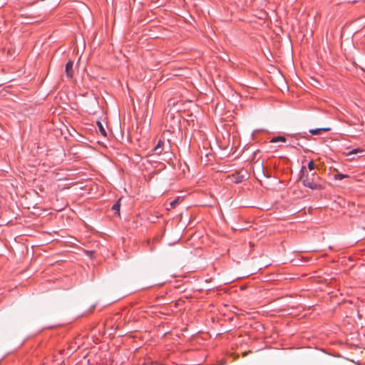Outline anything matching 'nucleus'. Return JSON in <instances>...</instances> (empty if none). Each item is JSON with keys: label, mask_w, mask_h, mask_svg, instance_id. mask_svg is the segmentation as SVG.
I'll use <instances>...</instances> for the list:
<instances>
[{"label": "nucleus", "mask_w": 365, "mask_h": 365, "mask_svg": "<svg viewBox=\"0 0 365 365\" xmlns=\"http://www.w3.org/2000/svg\"><path fill=\"white\" fill-rule=\"evenodd\" d=\"M301 180H302V182L303 183V185L307 187H309L312 190H319L321 189V185L314 182L313 180H312L309 177V173L307 170V168L305 166H302V169H301Z\"/></svg>", "instance_id": "1"}, {"label": "nucleus", "mask_w": 365, "mask_h": 365, "mask_svg": "<svg viewBox=\"0 0 365 365\" xmlns=\"http://www.w3.org/2000/svg\"><path fill=\"white\" fill-rule=\"evenodd\" d=\"M73 63L72 61H69L66 64L65 72L68 78H71L73 76Z\"/></svg>", "instance_id": "2"}, {"label": "nucleus", "mask_w": 365, "mask_h": 365, "mask_svg": "<svg viewBox=\"0 0 365 365\" xmlns=\"http://www.w3.org/2000/svg\"><path fill=\"white\" fill-rule=\"evenodd\" d=\"M331 128H316V129H311L309 130V133L312 135H319L321 134L322 131H329Z\"/></svg>", "instance_id": "3"}, {"label": "nucleus", "mask_w": 365, "mask_h": 365, "mask_svg": "<svg viewBox=\"0 0 365 365\" xmlns=\"http://www.w3.org/2000/svg\"><path fill=\"white\" fill-rule=\"evenodd\" d=\"M120 200H118L117 202H115V203L112 207V210L114 211V213L118 215H120Z\"/></svg>", "instance_id": "4"}, {"label": "nucleus", "mask_w": 365, "mask_h": 365, "mask_svg": "<svg viewBox=\"0 0 365 365\" xmlns=\"http://www.w3.org/2000/svg\"><path fill=\"white\" fill-rule=\"evenodd\" d=\"M96 123H97L99 132L101 133L102 135L106 137L107 135V133H106V130L104 128L103 124L100 121H97Z\"/></svg>", "instance_id": "5"}, {"label": "nucleus", "mask_w": 365, "mask_h": 365, "mask_svg": "<svg viewBox=\"0 0 365 365\" xmlns=\"http://www.w3.org/2000/svg\"><path fill=\"white\" fill-rule=\"evenodd\" d=\"M364 152V150L361 148H354L350 151H349L347 153H346V155L347 156H349V155H354V154H358V153H361Z\"/></svg>", "instance_id": "6"}, {"label": "nucleus", "mask_w": 365, "mask_h": 365, "mask_svg": "<svg viewBox=\"0 0 365 365\" xmlns=\"http://www.w3.org/2000/svg\"><path fill=\"white\" fill-rule=\"evenodd\" d=\"M286 138L283 136H277L274 137L271 140L272 143H277V142H285Z\"/></svg>", "instance_id": "7"}, {"label": "nucleus", "mask_w": 365, "mask_h": 365, "mask_svg": "<svg viewBox=\"0 0 365 365\" xmlns=\"http://www.w3.org/2000/svg\"><path fill=\"white\" fill-rule=\"evenodd\" d=\"M348 178V175L341 173H337L334 175L336 180H341L343 178Z\"/></svg>", "instance_id": "8"}, {"label": "nucleus", "mask_w": 365, "mask_h": 365, "mask_svg": "<svg viewBox=\"0 0 365 365\" xmlns=\"http://www.w3.org/2000/svg\"><path fill=\"white\" fill-rule=\"evenodd\" d=\"M164 143H165V140L160 139L158 140L157 145L155 147L157 148V149L161 148L162 146L164 145Z\"/></svg>", "instance_id": "9"}, {"label": "nucleus", "mask_w": 365, "mask_h": 365, "mask_svg": "<svg viewBox=\"0 0 365 365\" xmlns=\"http://www.w3.org/2000/svg\"><path fill=\"white\" fill-rule=\"evenodd\" d=\"M308 168L309 170H313L314 169V163L312 160H310L308 163Z\"/></svg>", "instance_id": "10"}, {"label": "nucleus", "mask_w": 365, "mask_h": 365, "mask_svg": "<svg viewBox=\"0 0 365 365\" xmlns=\"http://www.w3.org/2000/svg\"><path fill=\"white\" fill-rule=\"evenodd\" d=\"M153 151H154L155 154L160 155L162 153L163 150H162V148L157 149V148L155 147L153 149Z\"/></svg>", "instance_id": "11"}, {"label": "nucleus", "mask_w": 365, "mask_h": 365, "mask_svg": "<svg viewBox=\"0 0 365 365\" xmlns=\"http://www.w3.org/2000/svg\"><path fill=\"white\" fill-rule=\"evenodd\" d=\"M178 199H175L174 200H173L170 203V207H175V206L178 204Z\"/></svg>", "instance_id": "12"}, {"label": "nucleus", "mask_w": 365, "mask_h": 365, "mask_svg": "<svg viewBox=\"0 0 365 365\" xmlns=\"http://www.w3.org/2000/svg\"><path fill=\"white\" fill-rule=\"evenodd\" d=\"M243 179H244V177H243V176H240V177H238V178H236V180H235V182L236 183H238V182H242Z\"/></svg>", "instance_id": "13"}]
</instances>
